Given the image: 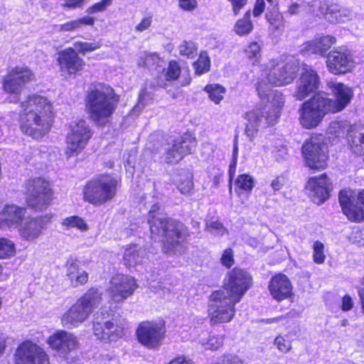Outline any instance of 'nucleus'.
Segmentation results:
<instances>
[{
	"instance_id": "obj_63",
	"label": "nucleus",
	"mask_w": 364,
	"mask_h": 364,
	"mask_svg": "<svg viewBox=\"0 0 364 364\" xmlns=\"http://www.w3.org/2000/svg\"><path fill=\"white\" fill-rule=\"evenodd\" d=\"M167 364H192L190 359L183 355H179L171 360Z\"/></svg>"
},
{
	"instance_id": "obj_23",
	"label": "nucleus",
	"mask_w": 364,
	"mask_h": 364,
	"mask_svg": "<svg viewBox=\"0 0 364 364\" xmlns=\"http://www.w3.org/2000/svg\"><path fill=\"white\" fill-rule=\"evenodd\" d=\"M314 6L318 7V11L314 16L318 18H323L329 23L336 24L343 23L349 18L350 11L341 7L338 4L329 2L326 0H314Z\"/></svg>"
},
{
	"instance_id": "obj_44",
	"label": "nucleus",
	"mask_w": 364,
	"mask_h": 364,
	"mask_svg": "<svg viewBox=\"0 0 364 364\" xmlns=\"http://www.w3.org/2000/svg\"><path fill=\"white\" fill-rule=\"evenodd\" d=\"M290 179L287 172L276 175L270 182V187L274 193L280 192L289 186Z\"/></svg>"
},
{
	"instance_id": "obj_61",
	"label": "nucleus",
	"mask_w": 364,
	"mask_h": 364,
	"mask_svg": "<svg viewBox=\"0 0 364 364\" xmlns=\"http://www.w3.org/2000/svg\"><path fill=\"white\" fill-rule=\"evenodd\" d=\"M151 16H146L143 18L141 21L135 26V30L139 32H142L148 29L151 24Z\"/></svg>"
},
{
	"instance_id": "obj_37",
	"label": "nucleus",
	"mask_w": 364,
	"mask_h": 364,
	"mask_svg": "<svg viewBox=\"0 0 364 364\" xmlns=\"http://www.w3.org/2000/svg\"><path fill=\"white\" fill-rule=\"evenodd\" d=\"M193 174L191 172H186L180 175L177 183V188L183 195H190L193 192L194 184Z\"/></svg>"
},
{
	"instance_id": "obj_35",
	"label": "nucleus",
	"mask_w": 364,
	"mask_h": 364,
	"mask_svg": "<svg viewBox=\"0 0 364 364\" xmlns=\"http://www.w3.org/2000/svg\"><path fill=\"white\" fill-rule=\"evenodd\" d=\"M235 191L250 193L255 187V179L249 173L239 174L235 181Z\"/></svg>"
},
{
	"instance_id": "obj_2",
	"label": "nucleus",
	"mask_w": 364,
	"mask_h": 364,
	"mask_svg": "<svg viewBox=\"0 0 364 364\" xmlns=\"http://www.w3.org/2000/svg\"><path fill=\"white\" fill-rule=\"evenodd\" d=\"M26 207L6 204L0 211V229L18 228L23 223L26 208L33 212H43L53 203L55 198L52 182L39 176L27 178L23 184Z\"/></svg>"
},
{
	"instance_id": "obj_7",
	"label": "nucleus",
	"mask_w": 364,
	"mask_h": 364,
	"mask_svg": "<svg viewBox=\"0 0 364 364\" xmlns=\"http://www.w3.org/2000/svg\"><path fill=\"white\" fill-rule=\"evenodd\" d=\"M92 330L97 340L110 343L126 336V322L119 314L114 311L100 309L93 315Z\"/></svg>"
},
{
	"instance_id": "obj_3",
	"label": "nucleus",
	"mask_w": 364,
	"mask_h": 364,
	"mask_svg": "<svg viewBox=\"0 0 364 364\" xmlns=\"http://www.w3.org/2000/svg\"><path fill=\"white\" fill-rule=\"evenodd\" d=\"M18 126L26 136L41 140L50 132L55 118L53 102L38 93L28 95L20 103Z\"/></svg>"
},
{
	"instance_id": "obj_25",
	"label": "nucleus",
	"mask_w": 364,
	"mask_h": 364,
	"mask_svg": "<svg viewBox=\"0 0 364 364\" xmlns=\"http://www.w3.org/2000/svg\"><path fill=\"white\" fill-rule=\"evenodd\" d=\"M274 115L276 114L271 110H266L264 107H257L247 112L245 114V118L248 124L246 126L245 132L248 136L254 135L262 123L267 127L273 126L279 118Z\"/></svg>"
},
{
	"instance_id": "obj_10",
	"label": "nucleus",
	"mask_w": 364,
	"mask_h": 364,
	"mask_svg": "<svg viewBox=\"0 0 364 364\" xmlns=\"http://www.w3.org/2000/svg\"><path fill=\"white\" fill-rule=\"evenodd\" d=\"M305 165L314 171L324 170L328 166V151L322 139V134H313L301 146Z\"/></svg>"
},
{
	"instance_id": "obj_54",
	"label": "nucleus",
	"mask_w": 364,
	"mask_h": 364,
	"mask_svg": "<svg viewBox=\"0 0 364 364\" xmlns=\"http://www.w3.org/2000/svg\"><path fill=\"white\" fill-rule=\"evenodd\" d=\"M245 53L248 58H258L260 57L261 46L259 43L256 41H252L249 43L245 49Z\"/></svg>"
},
{
	"instance_id": "obj_12",
	"label": "nucleus",
	"mask_w": 364,
	"mask_h": 364,
	"mask_svg": "<svg viewBox=\"0 0 364 364\" xmlns=\"http://www.w3.org/2000/svg\"><path fill=\"white\" fill-rule=\"evenodd\" d=\"M36 80L35 73L26 65H16L6 70L1 79L4 93L19 97L28 85Z\"/></svg>"
},
{
	"instance_id": "obj_13",
	"label": "nucleus",
	"mask_w": 364,
	"mask_h": 364,
	"mask_svg": "<svg viewBox=\"0 0 364 364\" xmlns=\"http://www.w3.org/2000/svg\"><path fill=\"white\" fill-rule=\"evenodd\" d=\"M166 325L164 320L144 321L136 329L137 341L146 348L158 349L166 336Z\"/></svg>"
},
{
	"instance_id": "obj_60",
	"label": "nucleus",
	"mask_w": 364,
	"mask_h": 364,
	"mask_svg": "<svg viewBox=\"0 0 364 364\" xmlns=\"http://www.w3.org/2000/svg\"><path fill=\"white\" fill-rule=\"evenodd\" d=\"M353 306L354 303L353 299L349 294H345L341 298V305L340 308L343 311H350L353 308Z\"/></svg>"
},
{
	"instance_id": "obj_56",
	"label": "nucleus",
	"mask_w": 364,
	"mask_h": 364,
	"mask_svg": "<svg viewBox=\"0 0 364 364\" xmlns=\"http://www.w3.org/2000/svg\"><path fill=\"white\" fill-rule=\"evenodd\" d=\"M265 0H255L253 9H252V16L255 18L259 17L265 10L266 4ZM267 1L269 4L273 2V0H267Z\"/></svg>"
},
{
	"instance_id": "obj_50",
	"label": "nucleus",
	"mask_w": 364,
	"mask_h": 364,
	"mask_svg": "<svg viewBox=\"0 0 364 364\" xmlns=\"http://www.w3.org/2000/svg\"><path fill=\"white\" fill-rule=\"evenodd\" d=\"M313 260L316 264H321L325 262L324 245L320 240H316L313 245Z\"/></svg>"
},
{
	"instance_id": "obj_6",
	"label": "nucleus",
	"mask_w": 364,
	"mask_h": 364,
	"mask_svg": "<svg viewBox=\"0 0 364 364\" xmlns=\"http://www.w3.org/2000/svg\"><path fill=\"white\" fill-rule=\"evenodd\" d=\"M121 186L120 176L108 172L100 173L82 186V200L95 207L104 205L116 198Z\"/></svg>"
},
{
	"instance_id": "obj_26",
	"label": "nucleus",
	"mask_w": 364,
	"mask_h": 364,
	"mask_svg": "<svg viewBox=\"0 0 364 364\" xmlns=\"http://www.w3.org/2000/svg\"><path fill=\"white\" fill-rule=\"evenodd\" d=\"M294 287L289 278L283 273L273 275L268 282V290L272 297L277 301L291 299Z\"/></svg>"
},
{
	"instance_id": "obj_43",
	"label": "nucleus",
	"mask_w": 364,
	"mask_h": 364,
	"mask_svg": "<svg viewBox=\"0 0 364 364\" xmlns=\"http://www.w3.org/2000/svg\"><path fill=\"white\" fill-rule=\"evenodd\" d=\"M139 251L136 250V245L130 244L125 248L123 261L124 265L128 267H132L138 264Z\"/></svg>"
},
{
	"instance_id": "obj_22",
	"label": "nucleus",
	"mask_w": 364,
	"mask_h": 364,
	"mask_svg": "<svg viewBox=\"0 0 364 364\" xmlns=\"http://www.w3.org/2000/svg\"><path fill=\"white\" fill-rule=\"evenodd\" d=\"M59 70L69 77H76L84 71L86 63L73 47H68L58 53L56 59Z\"/></svg>"
},
{
	"instance_id": "obj_59",
	"label": "nucleus",
	"mask_w": 364,
	"mask_h": 364,
	"mask_svg": "<svg viewBox=\"0 0 364 364\" xmlns=\"http://www.w3.org/2000/svg\"><path fill=\"white\" fill-rule=\"evenodd\" d=\"M196 0H178V6L186 11H192L197 7Z\"/></svg>"
},
{
	"instance_id": "obj_30",
	"label": "nucleus",
	"mask_w": 364,
	"mask_h": 364,
	"mask_svg": "<svg viewBox=\"0 0 364 364\" xmlns=\"http://www.w3.org/2000/svg\"><path fill=\"white\" fill-rule=\"evenodd\" d=\"M173 143L185 156L193 154L198 144L196 137L190 132L183 133Z\"/></svg>"
},
{
	"instance_id": "obj_1",
	"label": "nucleus",
	"mask_w": 364,
	"mask_h": 364,
	"mask_svg": "<svg viewBox=\"0 0 364 364\" xmlns=\"http://www.w3.org/2000/svg\"><path fill=\"white\" fill-rule=\"evenodd\" d=\"M252 285V277L246 269L236 267L229 271L222 287L208 296L207 313L210 325L232 321L236 314V304Z\"/></svg>"
},
{
	"instance_id": "obj_36",
	"label": "nucleus",
	"mask_w": 364,
	"mask_h": 364,
	"mask_svg": "<svg viewBox=\"0 0 364 364\" xmlns=\"http://www.w3.org/2000/svg\"><path fill=\"white\" fill-rule=\"evenodd\" d=\"M269 96V102L271 105L269 110L274 112L275 116L280 117L286 102L285 96L282 92L277 90H272Z\"/></svg>"
},
{
	"instance_id": "obj_29",
	"label": "nucleus",
	"mask_w": 364,
	"mask_h": 364,
	"mask_svg": "<svg viewBox=\"0 0 364 364\" xmlns=\"http://www.w3.org/2000/svg\"><path fill=\"white\" fill-rule=\"evenodd\" d=\"M65 276L73 287L84 286L88 283L89 273L82 269L79 260L70 258L65 264Z\"/></svg>"
},
{
	"instance_id": "obj_58",
	"label": "nucleus",
	"mask_w": 364,
	"mask_h": 364,
	"mask_svg": "<svg viewBox=\"0 0 364 364\" xmlns=\"http://www.w3.org/2000/svg\"><path fill=\"white\" fill-rule=\"evenodd\" d=\"M85 0H65L62 4V7L68 10H74L82 8Z\"/></svg>"
},
{
	"instance_id": "obj_31",
	"label": "nucleus",
	"mask_w": 364,
	"mask_h": 364,
	"mask_svg": "<svg viewBox=\"0 0 364 364\" xmlns=\"http://www.w3.org/2000/svg\"><path fill=\"white\" fill-rule=\"evenodd\" d=\"M252 11L247 10L242 18H238L234 25V31L239 36H246L254 29V23L251 20Z\"/></svg>"
},
{
	"instance_id": "obj_42",
	"label": "nucleus",
	"mask_w": 364,
	"mask_h": 364,
	"mask_svg": "<svg viewBox=\"0 0 364 364\" xmlns=\"http://www.w3.org/2000/svg\"><path fill=\"white\" fill-rule=\"evenodd\" d=\"M181 67L177 60L168 61L167 68L164 70V77L168 82L176 81L181 74Z\"/></svg>"
},
{
	"instance_id": "obj_46",
	"label": "nucleus",
	"mask_w": 364,
	"mask_h": 364,
	"mask_svg": "<svg viewBox=\"0 0 364 364\" xmlns=\"http://www.w3.org/2000/svg\"><path fill=\"white\" fill-rule=\"evenodd\" d=\"M74 48L77 50L78 54L85 55L87 53L93 52L101 47L99 42L75 41L73 43Z\"/></svg>"
},
{
	"instance_id": "obj_8",
	"label": "nucleus",
	"mask_w": 364,
	"mask_h": 364,
	"mask_svg": "<svg viewBox=\"0 0 364 364\" xmlns=\"http://www.w3.org/2000/svg\"><path fill=\"white\" fill-rule=\"evenodd\" d=\"M102 301V294L96 287L89 288L60 316L63 327L75 328L87 321Z\"/></svg>"
},
{
	"instance_id": "obj_49",
	"label": "nucleus",
	"mask_w": 364,
	"mask_h": 364,
	"mask_svg": "<svg viewBox=\"0 0 364 364\" xmlns=\"http://www.w3.org/2000/svg\"><path fill=\"white\" fill-rule=\"evenodd\" d=\"M213 364H247L240 356L234 353H224Z\"/></svg>"
},
{
	"instance_id": "obj_20",
	"label": "nucleus",
	"mask_w": 364,
	"mask_h": 364,
	"mask_svg": "<svg viewBox=\"0 0 364 364\" xmlns=\"http://www.w3.org/2000/svg\"><path fill=\"white\" fill-rule=\"evenodd\" d=\"M108 292L111 299L120 303L131 297L139 287L135 277L124 274H116L109 281Z\"/></svg>"
},
{
	"instance_id": "obj_15",
	"label": "nucleus",
	"mask_w": 364,
	"mask_h": 364,
	"mask_svg": "<svg viewBox=\"0 0 364 364\" xmlns=\"http://www.w3.org/2000/svg\"><path fill=\"white\" fill-rule=\"evenodd\" d=\"M331 90L334 99L329 98L321 92L322 100L331 114H336L343 111L351 102L353 90L343 82L329 81L326 83Z\"/></svg>"
},
{
	"instance_id": "obj_38",
	"label": "nucleus",
	"mask_w": 364,
	"mask_h": 364,
	"mask_svg": "<svg viewBox=\"0 0 364 364\" xmlns=\"http://www.w3.org/2000/svg\"><path fill=\"white\" fill-rule=\"evenodd\" d=\"M193 67L197 75H201L210 70V59L205 51L200 53L198 58L193 63Z\"/></svg>"
},
{
	"instance_id": "obj_28",
	"label": "nucleus",
	"mask_w": 364,
	"mask_h": 364,
	"mask_svg": "<svg viewBox=\"0 0 364 364\" xmlns=\"http://www.w3.org/2000/svg\"><path fill=\"white\" fill-rule=\"evenodd\" d=\"M330 186L328 176L326 173H323L318 176L310 177L306 188L310 192L314 203L321 205L330 196Z\"/></svg>"
},
{
	"instance_id": "obj_11",
	"label": "nucleus",
	"mask_w": 364,
	"mask_h": 364,
	"mask_svg": "<svg viewBox=\"0 0 364 364\" xmlns=\"http://www.w3.org/2000/svg\"><path fill=\"white\" fill-rule=\"evenodd\" d=\"M298 112L299 124L306 129L316 128L324 117L331 114L322 100L321 92L314 94L304 101L300 105Z\"/></svg>"
},
{
	"instance_id": "obj_5",
	"label": "nucleus",
	"mask_w": 364,
	"mask_h": 364,
	"mask_svg": "<svg viewBox=\"0 0 364 364\" xmlns=\"http://www.w3.org/2000/svg\"><path fill=\"white\" fill-rule=\"evenodd\" d=\"M119 102V95L111 86L97 83L85 93V111L96 126L103 127L110 122Z\"/></svg>"
},
{
	"instance_id": "obj_17",
	"label": "nucleus",
	"mask_w": 364,
	"mask_h": 364,
	"mask_svg": "<svg viewBox=\"0 0 364 364\" xmlns=\"http://www.w3.org/2000/svg\"><path fill=\"white\" fill-rule=\"evenodd\" d=\"M15 364H50L46 350L31 340L22 341L14 355Z\"/></svg>"
},
{
	"instance_id": "obj_33",
	"label": "nucleus",
	"mask_w": 364,
	"mask_h": 364,
	"mask_svg": "<svg viewBox=\"0 0 364 364\" xmlns=\"http://www.w3.org/2000/svg\"><path fill=\"white\" fill-rule=\"evenodd\" d=\"M95 23V18L94 17L85 16L59 25V31L61 32H73L80 29L82 26H92Z\"/></svg>"
},
{
	"instance_id": "obj_45",
	"label": "nucleus",
	"mask_w": 364,
	"mask_h": 364,
	"mask_svg": "<svg viewBox=\"0 0 364 364\" xmlns=\"http://www.w3.org/2000/svg\"><path fill=\"white\" fill-rule=\"evenodd\" d=\"M273 344L283 354L289 353L292 349V341L287 338V335L278 334L274 338Z\"/></svg>"
},
{
	"instance_id": "obj_32",
	"label": "nucleus",
	"mask_w": 364,
	"mask_h": 364,
	"mask_svg": "<svg viewBox=\"0 0 364 364\" xmlns=\"http://www.w3.org/2000/svg\"><path fill=\"white\" fill-rule=\"evenodd\" d=\"M265 18L272 31H282L284 28V18L283 14L279 11L277 6L267 9Z\"/></svg>"
},
{
	"instance_id": "obj_39",
	"label": "nucleus",
	"mask_w": 364,
	"mask_h": 364,
	"mask_svg": "<svg viewBox=\"0 0 364 364\" xmlns=\"http://www.w3.org/2000/svg\"><path fill=\"white\" fill-rule=\"evenodd\" d=\"M62 225L65 230L76 228L82 232L87 231L89 226L83 218L78 215H72L63 219Z\"/></svg>"
},
{
	"instance_id": "obj_19",
	"label": "nucleus",
	"mask_w": 364,
	"mask_h": 364,
	"mask_svg": "<svg viewBox=\"0 0 364 364\" xmlns=\"http://www.w3.org/2000/svg\"><path fill=\"white\" fill-rule=\"evenodd\" d=\"M326 66L328 71L334 75L350 73L355 68L353 55L347 48L338 47L326 55Z\"/></svg>"
},
{
	"instance_id": "obj_55",
	"label": "nucleus",
	"mask_w": 364,
	"mask_h": 364,
	"mask_svg": "<svg viewBox=\"0 0 364 364\" xmlns=\"http://www.w3.org/2000/svg\"><path fill=\"white\" fill-rule=\"evenodd\" d=\"M224 336H210L207 342V348L211 350H217L223 346Z\"/></svg>"
},
{
	"instance_id": "obj_40",
	"label": "nucleus",
	"mask_w": 364,
	"mask_h": 364,
	"mask_svg": "<svg viewBox=\"0 0 364 364\" xmlns=\"http://www.w3.org/2000/svg\"><path fill=\"white\" fill-rule=\"evenodd\" d=\"M16 253L14 242L6 237H0V259L11 258L15 256Z\"/></svg>"
},
{
	"instance_id": "obj_18",
	"label": "nucleus",
	"mask_w": 364,
	"mask_h": 364,
	"mask_svg": "<svg viewBox=\"0 0 364 364\" xmlns=\"http://www.w3.org/2000/svg\"><path fill=\"white\" fill-rule=\"evenodd\" d=\"M338 202L342 213L349 221L355 223L364 221V188L356 196L345 189L340 191Z\"/></svg>"
},
{
	"instance_id": "obj_9",
	"label": "nucleus",
	"mask_w": 364,
	"mask_h": 364,
	"mask_svg": "<svg viewBox=\"0 0 364 364\" xmlns=\"http://www.w3.org/2000/svg\"><path fill=\"white\" fill-rule=\"evenodd\" d=\"M93 134L94 132L85 120L80 119L70 123L65 138L66 158L80 155L88 146Z\"/></svg>"
},
{
	"instance_id": "obj_51",
	"label": "nucleus",
	"mask_w": 364,
	"mask_h": 364,
	"mask_svg": "<svg viewBox=\"0 0 364 364\" xmlns=\"http://www.w3.org/2000/svg\"><path fill=\"white\" fill-rule=\"evenodd\" d=\"M112 3V0H101L89 6L86 11L89 14L103 12L107 10Z\"/></svg>"
},
{
	"instance_id": "obj_14",
	"label": "nucleus",
	"mask_w": 364,
	"mask_h": 364,
	"mask_svg": "<svg viewBox=\"0 0 364 364\" xmlns=\"http://www.w3.org/2000/svg\"><path fill=\"white\" fill-rule=\"evenodd\" d=\"M299 68V64L294 62L281 63L272 60L264 65L262 72L267 75L272 87H284L294 82L298 75Z\"/></svg>"
},
{
	"instance_id": "obj_34",
	"label": "nucleus",
	"mask_w": 364,
	"mask_h": 364,
	"mask_svg": "<svg viewBox=\"0 0 364 364\" xmlns=\"http://www.w3.org/2000/svg\"><path fill=\"white\" fill-rule=\"evenodd\" d=\"M203 90L208 94L209 100L215 105H219L223 100L226 92V88L218 83L208 84Z\"/></svg>"
},
{
	"instance_id": "obj_16",
	"label": "nucleus",
	"mask_w": 364,
	"mask_h": 364,
	"mask_svg": "<svg viewBox=\"0 0 364 364\" xmlns=\"http://www.w3.org/2000/svg\"><path fill=\"white\" fill-rule=\"evenodd\" d=\"M49 348L64 359L75 353L80 348L77 337L73 333L63 329L56 330L46 339Z\"/></svg>"
},
{
	"instance_id": "obj_52",
	"label": "nucleus",
	"mask_w": 364,
	"mask_h": 364,
	"mask_svg": "<svg viewBox=\"0 0 364 364\" xmlns=\"http://www.w3.org/2000/svg\"><path fill=\"white\" fill-rule=\"evenodd\" d=\"M352 151L358 156H364V134L355 136L350 144Z\"/></svg>"
},
{
	"instance_id": "obj_41",
	"label": "nucleus",
	"mask_w": 364,
	"mask_h": 364,
	"mask_svg": "<svg viewBox=\"0 0 364 364\" xmlns=\"http://www.w3.org/2000/svg\"><path fill=\"white\" fill-rule=\"evenodd\" d=\"M263 77L259 78L255 84V89L260 100H269L271 91V83L269 82L267 75L263 72Z\"/></svg>"
},
{
	"instance_id": "obj_4",
	"label": "nucleus",
	"mask_w": 364,
	"mask_h": 364,
	"mask_svg": "<svg viewBox=\"0 0 364 364\" xmlns=\"http://www.w3.org/2000/svg\"><path fill=\"white\" fill-rule=\"evenodd\" d=\"M160 205L154 203L148 213V223L151 234L159 235L162 230V251L168 255H183L187 250L188 238L191 233L188 228L178 220L170 218H158Z\"/></svg>"
},
{
	"instance_id": "obj_48",
	"label": "nucleus",
	"mask_w": 364,
	"mask_h": 364,
	"mask_svg": "<svg viewBox=\"0 0 364 364\" xmlns=\"http://www.w3.org/2000/svg\"><path fill=\"white\" fill-rule=\"evenodd\" d=\"M184 154L181 153L179 149L172 144V146L166 151L165 161L168 164H176L183 159Z\"/></svg>"
},
{
	"instance_id": "obj_21",
	"label": "nucleus",
	"mask_w": 364,
	"mask_h": 364,
	"mask_svg": "<svg viewBox=\"0 0 364 364\" xmlns=\"http://www.w3.org/2000/svg\"><path fill=\"white\" fill-rule=\"evenodd\" d=\"M320 84L321 79L317 71L306 64H304L302 72L296 85L294 98L302 101L311 94L317 93Z\"/></svg>"
},
{
	"instance_id": "obj_62",
	"label": "nucleus",
	"mask_w": 364,
	"mask_h": 364,
	"mask_svg": "<svg viewBox=\"0 0 364 364\" xmlns=\"http://www.w3.org/2000/svg\"><path fill=\"white\" fill-rule=\"evenodd\" d=\"M237 161H235V160H231L229 167H228V177H229V183L231 186L232 182L234 179V177L236 173V168H237Z\"/></svg>"
},
{
	"instance_id": "obj_57",
	"label": "nucleus",
	"mask_w": 364,
	"mask_h": 364,
	"mask_svg": "<svg viewBox=\"0 0 364 364\" xmlns=\"http://www.w3.org/2000/svg\"><path fill=\"white\" fill-rule=\"evenodd\" d=\"M231 5L235 16L238 15L241 10L247 4L248 0H227Z\"/></svg>"
},
{
	"instance_id": "obj_24",
	"label": "nucleus",
	"mask_w": 364,
	"mask_h": 364,
	"mask_svg": "<svg viewBox=\"0 0 364 364\" xmlns=\"http://www.w3.org/2000/svg\"><path fill=\"white\" fill-rule=\"evenodd\" d=\"M53 214L46 213L36 217L29 218L23 225L19 226L20 236L27 240L33 241L38 239L43 232L52 223Z\"/></svg>"
},
{
	"instance_id": "obj_64",
	"label": "nucleus",
	"mask_w": 364,
	"mask_h": 364,
	"mask_svg": "<svg viewBox=\"0 0 364 364\" xmlns=\"http://www.w3.org/2000/svg\"><path fill=\"white\" fill-rule=\"evenodd\" d=\"M358 294L363 312L364 313V277L360 281V285L358 287Z\"/></svg>"
},
{
	"instance_id": "obj_53",
	"label": "nucleus",
	"mask_w": 364,
	"mask_h": 364,
	"mask_svg": "<svg viewBox=\"0 0 364 364\" xmlns=\"http://www.w3.org/2000/svg\"><path fill=\"white\" fill-rule=\"evenodd\" d=\"M220 263L227 269H230L235 264L233 250L230 247H228L223 250L221 257Z\"/></svg>"
},
{
	"instance_id": "obj_47",
	"label": "nucleus",
	"mask_w": 364,
	"mask_h": 364,
	"mask_svg": "<svg viewBox=\"0 0 364 364\" xmlns=\"http://www.w3.org/2000/svg\"><path fill=\"white\" fill-rule=\"evenodd\" d=\"M178 50L181 55L187 58H193L197 54L198 48L194 42L184 41L178 46Z\"/></svg>"
},
{
	"instance_id": "obj_27",
	"label": "nucleus",
	"mask_w": 364,
	"mask_h": 364,
	"mask_svg": "<svg viewBox=\"0 0 364 364\" xmlns=\"http://www.w3.org/2000/svg\"><path fill=\"white\" fill-rule=\"evenodd\" d=\"M337 43V38L331 35H322L302 44L301 53L303 55H314L321 58L326 57L331 48Z\"/></svg>"
}]
</instances>
